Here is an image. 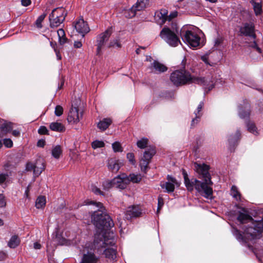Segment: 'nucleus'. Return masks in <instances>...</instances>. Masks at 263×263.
<instances>
[{
	"mask_svg": "<svg viewBox=\"0 0 263 263\" xmlns=\"http://www.w3.org/2000/svg\"><path fill=\"white\" fill-rule=\"evenodd\" d=\"M89 204L96 205L98 210L93 212L91 218L93 224L97 229L95 235L94 246L96 248H105L107 246L114 245V233L109 231L110 228L114 226L110 216L107 214L101 202L90 201Z\"/></svg>",
	"mask_w": 263,
	"mask_h": 263,
	"instance_id": "nucleus-1",
	"label": "nucleus"
},
{
	"mask_svg": "<svg viewBox=\"0 0 263 263\" xmlns=\"http://www.w3.org/2000/svg\"><path fill=\"white\" fill-rule=\"evenodd\" d=\"M194 165L195 170L199 176V178L203 179L204 181L201 182L194 178L190 179L186 172L183 170L184 182L187 190L192 192L195 188L198 192L202 194L205 198H211L213 194V190L211 187L213 182L209 172L210 166L204 163L200 164L197 162H195Z\"/></svg>",
	"mask_w": 263,
	"mask_h": 263,
	"instance_id": "nucleus-2",
	"label": "nucleus"
},
{
	"mask_svg": "<svg viewBox=\"0 0 263 263\" xmlns=\"http://www.w3.org/2000/svg\"><path fill=\"white\" fill-rule=\"evenodd\" d=\"M171 82L176 86H181L189 83H195L203 87L207 91L212 90L218 83H221V79L215 80L213 78L195 77L192 76L189 71L184 69L173 71L170 76Z\"/></svg>",
	"mask_w": 263,
	"mask_h": 263,
	"instance_id": "nucleus-3",
	"label": "nucleus"
},
{
	"mask_svg": "<svg viewBox=\"0 0 263 263\" xmlns=\"http://www.w3.org/2000/svg\"><path fill=\"white\" fill-rule=\"evenodd\" d=\"M243 229L242 233L237 229L233 232L234 235L240 242L247 243L254 239L259 238L263 232V219L258 221L253 219L251 225L245 226Z\"/></svg>",
	"mask_w": 263,
	"mask_h": 263,
	"instance_id": "nucleus-4",
	"label": "nucleus"
},
{
	"mask_svg": "<svg viewBox=\"0 0 263 263\" xmlns=\"http://www.w3.org/2000/svg\"><path fill=\"white\" fill-rule=\"evenodd\" d=\"M180 36L184 43L191 48H196L203 45L201 36L202 31L192 25L184 26L180 30Z\"/></svg>",
	"mask_w": 263,
	"mask_h": 263,
	"instance_id": "nucleus-5",
	"label": "nucleus"
},
{
	"mask_svg": "<svg viewBox=\"0 0 263 263\" xmlns=\"http://www.w3.org/2000/svg\"><path fill=\"white\" fill-rule=\"evenodd\" d=\"M147 144L148 139L146 138H143L137 142V146L140 148L147 147L140 161L141 171L144 172H146L152 158L156 153L155 149L153 147H147Z\"/></svg>",
	"mask_w": 263,
	"mask_h": 263,
	"instance_id": "nucleus-6",
	"label": "nucleus"
},
{
	"mask_svg": "<svg viewBox=\"0 0 263 263\" xmlns=\"http://www.w3.org/2000/svg\"><path fill=\"white\" fill-rule=\"evenodd\" d=\"M239 31L241 35L249 36L253 41L249 43V46L253 48H254L256 51L259 53H261V49L258 46L256 40V35L255 33V27L252 23H245L241 26Z\"/></svg>",
	"mask_w": 263,
	"mask_h": 263,
	"instance_id": "nucleus-7",
	"label": "nucleus"
},
{
	"mask_svg": "<svg viewBox=\"0 0 263 263\" xmlns=\"http://www.w3.org/2000/svg\"><path fill=\"white\" fill-rule=\"evenodd\" d=\"M160 36L170 46L175 47L181 43L177 33L168 27L162 29Z\"/></svg>",
	"mask_w": 263,
	"mask_h": 263,
	"instance_id": "nucleus-8",
	"label": "nucleus"
},
{
	"mask_svg": "<svg viewBox=\"0 0 263 263\" xmlns=\"http://www.w3.org/2000/svg\"><path fill=\"white\" fill-rule=\"evenodd\" d=\"M45 161L42 158H39L35 162H29L26 164V170L32 171L34 177H38L45 170Z\"/></svg>",
	"mask_w": 263,
	"mask_h": 263,
	"instance_id": "nucleus-9",
	"label": "nucleus"
},
{
	"mask_svg": "<svg viewBox=\"0 0 263 263\" xmlns=\"http://www.w3.org/2000/svg\"><path fill=\"white\" fill-rule=\"evenodd\" d=\"M85 103L79 98H75L71 101L69 114L71 115H83L85 114Z\"/></svg>",
	"mask_w": 263,
	"mask_h": 263,
	"instance_id": "nucleus-10",
	"label": "nucleus"
},
{
	"mask_svg": "<svg viewBox=\"0 0 263 263\" xmlns=\"http://www.w3.org/2000/svg\"><path fill=\"white\" fill-rule=\"evenodd\" d=\"M111 34V29H108L97 36V55H100L102 54V50L103 49L106 42L108 40Z\"/></svg>",
	"mask_w": 263,
	"mask_h": 263,
	"instance_id": "nucleus-11",
	"label": "nucleus"
},
{
	"mask_svg": "<svg viewBox=\"0 0 263 263\" xmlns=\"http://www.w3.org/2000/svg\"><path fill=\"white\" fill-rule=\"evenodd\" d=\"M167 179L168 181L161 182L160 186L162 189H165V191L167 193L173 192L175 190V185L177 186H180V182H178L175 178L167 175Z\"/></svg>",
	"mask_w": 263,
	"mask_h": 263,
	"instance_id": "nucleus-12",
	"label": "nucleus"
},
{
	"mask_svg": "<svg viewBox=\"0 0 263 263\" xmlns=\"http://www.w3.org/2000/svg\"><path fill=\"white\" fill-rule=\"evenodd\" d=\"M114 186L120 190L125 189L128 185L127 176L125 174H122L113 179Z\"/></svg>",
	"mask_w": 263,
	"mask_h": 263,
	"instance_id": "nucleus-13",
	"label": "nucleus"
},
{
	"mask_svg": "<svg viewBox=\"0 0 263 263\" xmlns=\"http://www.w3.org/2000/svg\"><path fill=\"white\" fill-rule=\"evenodd\" d=\"M237 219L241 224L250 223V224L247 226L249 227L251 225L253 219L250 215L249 212L247 209L241 208L240 210L238 212Z\"/></svg>",
	"mask_w": 263,
	"mask_h": 263,
	"instance_id": "nucleus-14",
	"label": "nucleus"
},
{
	"mask_svg": "<svg viewBox=\"0 0 263 263\" xmlns=\"http://www.w3.org/2000/svg\"><path fill=\"white\" fill-rule=\"evenodd\" d=\"M74 27L77 32L82 37H84L85 35L90 31L88 24L82 18H79L76 21Z\"/></svg>",
	"mask_w": 263,
	"mask_h": 263,
	"instance_id": "nucleus-15",
	"label": "nucleus"
},
{
	"mask_svg": "<svg viewBox=\"0 0 263 263\" xmlns=\"http://www.w3.org/2000/svg\"><path fill=\"white\" fill-rule=\"evenodd\" d=\"M147 0H137V3L129 10L128 15L126 17L131 18L136 15L137 11H141L146 7Z\"/></svg>",
	"mask_w": 263,
	"mask_h": 263,
	"instance_id": "nucleus-16",
	"label": "nucleus"
},
{
	"mask_svg": "<svg viewBox=\"0 0 263 263\" xmlns=\"http://www.w3.org/2000/svg\"><path fill=\"white\" fill-rule=\"evenodd\" d=\"M141 214V210L138 205H133L129 206L126 211L125 216V218L130 219L134 217L139 216Z\"/></svg>",
	"mask_w": 263,
	"mask_h": 263,
	"instance_id": "nucleus-17",
	"label": "nucleus"
},
{
	"mask_svg": "<svg viewBox=\"0 0 263 263\" xmlns=\"http://www.w3.org/2000/svg\"><path fill=\"white\" fill-rule=\"evenodd\" d=\"M99 257L92 251L84 252L80 263H97Z\"/></svg>",
	"mask_w": 263,
	"mask_h": 263,
	"instance_id": "nucleus-18",
	"label": "nucleus"
},
{
	"mask_svg": "<svg viewBox=\"0 0 263 263\" xmlns=\"http://www.w3.org/2000/svg\"><path fill=\"white\" fill-rule=\"evenodd\" d=\"M123 163L119 160L111 158L108 161V167L112 172L117 173L122 166Z\"/></svg>",
	"mask_w": 263,
	"mask_h": 263,
	"instance_id": "nucleus-19",
	"label": "nucleus"
},
{
	"mask_svg": "<svg viewBox=\"0 0 263 263\" xmlns=\"http://www.w3.org/2000/svg\"><path fill=\"white\" fill-rule=\"evenodd\" d=\"M168 11L165 9H162L159 11H158L155 12V19L159 21V20L160 22H158L160 25L164 24L166 21H167V17H168Z\"/></svg>",
	"mask_w": 263,
	"mask_h": 263,
	"instance_id": "nucleus-20",
	"label": "nucleus"
},
{
	"mask_svg": "<svg viewBox=\"0 0 263 263\" xmlns=\"http://www.w3.org/2000/svg\"><path fill=\"white\" fill-rule=\"evenodd\" d=\"M49 20L51 28L59 27L64 21L63 17L60 18L52 12L49 14Z\"/></svg>",
	"mask_w": 263,
	"mask_h": 263,
	"instance_id": "nucleus-21",
	"label": "nucleus"
},
{
	"mask_svg": "<svg viewBox=\"0 0 263 263\" xmlns=\"http://www.w3.org/2000/svg\"><path fill=\"white\" fill-rule=\"evenodd\" d=\"M13 128V124L0 118V130L3 134L10 132Z\"/></svg>",
	"mask_w": 263,
	"mask_h": 263,
	"instance_id": "nucleus-22",
	"label": "nucleus"
},
{
	"mask_svg": "<svg viewBox=\"0 0 263 263\" xmlns=\"http://www.w3.org/2000/svg\"><path fill=\"white\" fill-rule=\"evenodd\" d=\"M112 120L110 118H104L98 123L97 127L101 131H104L112 123Z\"/></svg>",
	"mask_w": 263,
	"mask_h": 263,
	"instance_id": "nucleus-23",
	"label": "nucleus"
},
{
	"mask_svg": "<svg viewBox=\"0 0 263 263\" xmlns=\"http://www.w3.org/2000/svg\"><path fill=\"white\" fill-rule=\"evenodd\" d=\"M250 3L252 5L254 13L256 16L260 15L262 13L261 2H257L256 0H251Z\"/></svg>",
	"mask_w": 263,
	"mask_h": 263,
	"instance_id": "nucleus-24",
	"label": "nucleus"
},
{
	"mask_svg": "<svg viewBox=\"0 0 263 263\" xmlns=\"http://www.w3.org/2000/svg\"><path fill=\"white\" fill-rule=\"evenodd\" d=\"M152 66L153 67L156 73L163 72L167 70V67L163 64L159 63L157 61H154L152 64Z\"/></svg>",
	"mask_w": 263,
	"mask_h": 263,
	"instance_id": "nucleus-25",
	"label": "nucleus"
},
{
	"mask_svg": "<svg viewBox=\"0 0 263 263\" xmlns=\"http://www.w3.org/2000/svg\"><path fill=\"white\" fill-rule=\"evenodd\" d=\"M53 14H55L58 16L59 18L63 17V20H65V17L67 16V11L63 7H58L54 9L52 12Z\"/></svg>",
	"mask_w": 263,
	"mask_h": 263,
	"instance_id": "nucleus-26",
	"label": "nucleus"
},
{
	"mask_svg": "<svg viewBox=\"0 0 263 263\" xmlns=\"http://www.w3.org/2000/svg\"><path fill=\"white\" fill-rule=\"evenodd\" d=\"M51 130L57 132H63L65 130L64 126L61 123L54 122L50 124Z\"/></svg>",
	"mask_w": 263,
	"mask_h": 263,
	"instance_id": "nucleus-27",
	"label": "nucleus"
},
{
	"mask_svg": "<svg viewBox=\"0 0 263 263\" xmlns=\"http://www.w3.org/2000/svg\"><path fill=\"white\" fill-rule=\"evenodd\" d=\"M246 124L248 130L249 132L255 135H257L258 134L255 124L253 121L246 119Z\"/></svg>",
	"mask_w": 263,
	"mask_h": 263,
	"instance_id": "nucleus-28",
	"label": "nucleus"
},
{
	"mask_svg": "<svg viewBox=\"0 0 263 263\" xmlns=\"http://www.w3.org/2000/svg\"><path fill=\"white\" fill-rule=\"evenodd\" d=\"M106 258L114 260L116 257V251L113 248H107L103 252Z\"/></svg>",
	"mask_w": 263,
	"mask_h": 263,
	"instance_id": "nucleus-29",
	"label": "nucleus"
},
{
	"mask_svg": "<svg viewBox=\"0 0 263 263\" xmlns=\"http://www.w3.org/2000/svg\"><path fill=\"white\" fill-rule=\"evenodd\" d=\"M20 243V240L17 235L12 236L8 243L10 248H15Z\"/></svg>",
	"mask_w": 263,
	"mask_h": 263,
	"instance_id": "nucleus-30",
	"label": "nucleus"
},
{
	"mask_svg": "<svg viewBox=\"0 0 263 263\" xmlns=\"http://www.w3.org/2000/svg\"><path fill=\"white\" fill-rule=\"evenodd\" d=\"M127 179L129 184L130 182L135 183H139L141 180L142 177L140 175L130 174L129 176H127Z\"/></svg>",
	"mask_w": 263,
	"mask_h": 263,
	"instance_id": "nucleus-31",
	"label": "nucleus"
},
{
	"mask_svg": "<svg viewBox=\"0 0 263 263\" xmlns=\"http://www.w3.org/2000/svg\"><path fill=\"white\" fill-rule=\"evenodd\" d=\"M244 108L245 109H242V107L239 106V115H250L251 110H250V105L248 103H244Z\"/></svg>",
	"mask_w": 263,
	"mask_h": 263,
	"instance_id": "nucleus-32",
	"label": "nucleus"
},
{
	"mask_svg": "<svg viewBox=\"0 0 263 263\" xmlns=\"http://www.w3.org/2000/svg\"><path fill=\"white\" fill-rule=\"evenodd\" d=\"M62 153V150L60 145L55 146L52 150V155L55 159H59Z\"/></svg>",
	"mask_w": 263,
	"mask_h": 263,
	"instance_id": "nucleus-33",
	"label": "nucleus"
},
{
	"mask_svg": "<svg viewBox=\"0 0 263 263\" xmlns=\"http://www.w3.org/2000/svg\"><path fill=\"white\" fill-rule=\"evenodd\" d=\"M231 195L237 201L240 200L241 195L236 186L233 185L231 190Z\"/></svg>",
	"mask_w": 263,
	"mask_h": 263,
	"instance_id": "nucleus-34",
	"label": "nucleus"
},
{
	"mask_svg": "<svg viewBox=\"0 0 263 263\" xmlns=\"http://www.w3.org/2000/svg\"><path fill=\"white\" fill-rule=\"evenodd\" d=\"M46 204V198L44 196L39 197L35 202V206L37 209L42 208Z\"/></svg>",
	"mask_w": 263,
	"mask_h": 263,
	"instance_id": "nucleus-35",
	"label": "nucleus"
},
{
	"mask_svg": "<svg viewBox=\"0 0 263 263\" xmlns=\"http://www.w3.org/2000/svg\"><path fill=\"white\" fill-rule=\"evenodd\" d=\"M241 136V133L240 131L237 130L234 136H230L229 138V141L230 144H233L235 142H236L239 138Z\"/></svg>",
	"mask_w": 263,
	"mask_h": 263,
	"instance_id": "nucleus-36",
	"label": "nucleus"
},
{
	"mask_svg": "<svg viewBox=\"0 0 263 263\" xmlns=\"http://www.w3.org/2000/svg\"><path fill=\"white\" fill-rule=\"evenodd\" d=\"M67 120L69 124H74L78 123L80 120V116H67Z\"/></svg>",
	"mask_w": 263,
	"mask_h": 263,
	"instance_id": "nucleus-37",
	"label": "nucleus"
},
{
	"mask_svg": "<svg viewBox=\"0 0 263 263\" xmlns=\"http://www.w3.org/2000/svg\"><path fill=\"white\" fill-rule=\"evenodd\" d=\"M105 143L103 141L95 140L91 143V146L93 149L103 147Z\"/></svg>",
	"mask_w": 263,
	"mask_h": 263,
	"instance_id": "nucleus-38",
	"label": "nucleus"
},
{
	"mask_svg": "<svg viewBox=\"0 0 263 263\" xmlns=\"http://www.w3.org/2000/svg\"><path fill=\"white\" fill-rule=\"evenodd\" d=\"M102 185L104 189L105 190H108L110 188L115 187L114 184H113V179H112L111 180H108L104 181L102 184Z\"/></svg>",
	"mask_w": 263,
	"mask_h": 263,
	"instance_id": "nucleus-39",
	"label": "nucleus"
},
{
	"mask_svg": "<svg viewBox=\"0 0 263 263\" xmlns=\"http://www.w3.org/2000/svg\"><path fill=\"white\" fill-rule=\"evenodd\" d=\"M46 16V14H43L39 16L35 21V24L38 28H41L42 27V23L45 19Z\"/></svg>",
	"mask_w": 263,
	"mask_h": 263,
	"instance_id": "nucleus-40",
	"label": "nucleus"
},
{
	"mask_svg": "<svg viewBox=\"0 0 263 263\" xmlns=\"http://www.w3.org/2000/svg\"><path fill=\"white\" fill-rule=\"evenodd\" d=\"M112 147L115 152H121L123 149L119 142H115L112 144Z\"/></svg>",
	"mask_w": 263,
	"mask_h": 263,
	"instance_id": "nucleus-41",
	"label": "nucleus"
},
{
	"mask_svg": "<svg viewBox=\"0 0 263 263\" xmlns=\"http://www.w3.org/2000/svg\"><path fill=\"white\" fill-rule=\"evenodd\" d=\"M127 159L128 160V161L130 162V163L134 165L136 163V161L135 159V156L134 154L132 153H128L126 155Z\"/></svg>",
	"mask_w": 263,
	"mask_h": 263,
	"instance_id": "nucleus-42",
	"label": "nucleus"
},
{
	"mask_svg": "<svg viewBox=\"0 0 263 263\" xmlns=\"http://www.w3.org/2000/svg\"><path fill=\"white\" fill-rule=\"evenodd\" d=\"M3 143L8 148L12 147L13 146V142L10 139H4Z\"/></svg>",
	"mask_w": 263,
	"mask_h": 263,
	"instance_id": "nucleus-43",
	"label": "nucleus"
},
{
	"mask_svg": "<svg viewBox=\"0 0 263 263\" xmlns=\"http://www.w3.org/2000/svg\"><path fill=\"white\" fill-rule=\"evenodd\" d=\"M164 204L163 199L162 196H159L158 198V209L157 212H159L161 208L163 206Z\"/></svg>",
	"mask_w": 263,
	"mask_h": 263,
	"instance_id": "nucleus-44",
	"label": "nucleus"
},
{
	"mask_svg": "<svg viewBox=\"0 0 263 263\" xmlns=\"http://www.w3.org/2000/svg\"><path fill=\"white\" fill-rule=\"evenodd\" d=\"M63 112V109L60 105H57L55 108L54 113L55 115H62Z\"/></svg>",
	"mask_w": 263,
	"mask_h": 263,
	"instance_id": "nucleus-45",
	"label": "nucleus"
},
{
	"mask_svg": "<svg viewBox=\"0 0 263 263\" xmlns=\"http://www.w3.org/2000/svg\"><path fill=\"white\" fill-rule=\"evenodd\" d=\"M116 46V47L119 48L121 47L120 44L119 43L118 40H113L110 42L109 44L108 45V47H113Z\"/></svg>",
	"mask_w": 263,
	"mask_h": 263,
	"instance_id": "nucleus-46",
	"label": "nucleus"
},
{
	"mask_svg": "<svg viewBox=\"0 0 263 263\" xmlns=\"http://www.w3.org/2000/svg\"><path fill=\"white\" fill-rule=\"evenodd\" d=\"M48 132L47 128L44 126H41L38 130L39 133L42 135L47 134Z\"/></svg>",
	"mask_w": 263,
	"mask_h": 263,
	"instance_id": "nucleus-47",
	"label": "nucleus"
},
{
	"mask_svg": "<svg viewBox=\"0 0 263 263\" xmlns=\"http://www.w3.org/2000/svg\"><path fill=\"white\" fill-rule=\"evenodd\" d=\"M6 205V201L4 196L2 194H0V208H4Z\"/></svg>",
	"mask_w": 263,
	"mask_h": 263,
	"instance_id": "nucleus-48",
	"label": "nucleus"
},
{
	"mask_svg": "<svg viewBox=\"0 0 263 263\" xmlns=\"http://www.w3.org/2000/svg\"><path fill=\"white\" fill-rule=\"evenodd\" d=\"M92 191L96 195H104L103 192H102L100 189L96 186H93L92 188Z\"/></svg>",
	"mask_w": 263,
	"mask_h": 263,
	"instance_id": "nucleus-49",
	"label": "nucleus"
},
{
	"mask_svg": "<svg viewBox=\"0 0 263 263\" xmlns=\"http://www.w3.org/2000/svg\"><path fill=\"white\" fill-rule=\"evenodd\" d=\"M178 12L176 11L172 12L170 13L169 15H168L167 20L168 21H171L172 19L176 17L177 16Z\"/></svg>",
	"mask_w": 263,
	"mask_h": 263,
	"instance_id": "nucleus-50",
	"label": "nucleus"
},
{
	"mask_svg": "<svg viewBox=\"0 0 263 263\" xmlns=\"http://www.w3.org/2000/svg\"><path fill=\"white\" fill-rule=\"evenodd\" d=\"M7 174H0V184L3 183L8 178Z\"/></svg>",
	"mask_w": 263,
	"mask_h": 263,
	"instance_id": "nucleus-51",
	"label": "nucleus"
},
{
	"mask_svg": "<svg viewBox=\"0 0 263 263\" xmlns=\"http://www.w3.org/2000/svg\"><path fill=\"white\" fill-rule=\"evenodd\" d=\"M200 120V116H196L192 120L191 126H194L197 124Z\"/></svg>",
	"mask_w": 263,
	"mask_h": 263,
	"instance_id": "nucleus-52",
	"label": "nucleus"
},
{
	"mask_svg": "<svg viewBox=\"0 0 263 263\" xmlns=\"http://www.w3.org/2000/svg\"><path fill=\"white\" fill-rule=\"evenodd\" d=\"M201 59L206 64H209L210 65H212L208 60H209V55L208 54H205L201 56Z\"/></svg>",
	"mask_w": 263,
	"mask_h": 263,
	"instance_id": "nucleus-53",
	"label": "nucleus"
},
{
	"mask_svg": "<svg viewBox=\"0 0 263 263\" xmlns=\"http://www.w3.org/2000/svg\"><path fill=\"white\" fill-rule=\"evenodd\" d=\"M203 106V103L202 102H201L199 104L196 110L194 112V114H195V115H197V114H199V112H200V111L201 110V109L202 108Z\"/></svg>",
	"mask_w": 263,
	"mask_h": 263,
	"instance_id": "nucleus-54",
	"label": "nucleus"
},
{
	"mask_svg": "<svg viewBox=\"0 0 263 263\" xmlns=\"http://www.w3.org/2000/svg\"><path fill=\"white\" fill-rule=\"evenodd\" d=\"M57 34L59 38H61L65 36L64 30L61 28L57 31Z\"/></svg>",
	"mask_w": 263,
	"mask_h": 263,
	"instance_id": "nucleus-55",
	"label": "nucleus"
},
{
	"mask_svg": "<svg viewBox=\"0 0 263 263\" xmlns=\"http://www.w3.org/2000/svg\"><path fill=\"white\" fill-rule=\"evenodd\" d=\"M21 4L25 7L28 6L31 4V0H22Z\"/></svg>",
	"mask_w": 263,
	"mask_h": 263,
	"instance_id": "nucleus-56",
	"label": "nucleus"
},
{
	"mask_svg": "<svg viewBox=\"0 0 263 263\" xmlns=\"http://www.w3.org/2000/svg\"><path fill=\"white\" fill-rule=\"evenodd\" d=\"M82 46V44L80 41H76L74 43V47L76 48H80Z\"/></svg>",
	"mask_w": 263,
	"mask_h": 263,
	"instance_id": "nucleus-57",
	"label": "nucleus"
},
{
	"mask_svg": "<svg viewBox=\"0 0 263 263\" xmlns=\"http://www.w3.org/2000/svg\"><path fill=\"white\" fill-rule=\"evenodd\" d=\"M12 134L13 136H14L16 137H20V135H21L20 132L18 130H13Z\"/></svg>",
	"mask_w": 263,
	"mask_h": 263,
	"instance_id": "nucleus-58",
	"label": "nucleus"
},
{
	"mask_svg": "<svg viewBox=\"0 0 263 263\" xmlns=\"http://www.w3.org/2000/svg\"><path fill=\"white\" fill-rule=\"evenodd\" d=\"M41 247V245L37 242H35L33 243V248L35 249H40Z\"/></svg>",
	"mask_w": 263,
	"mask_h": 263,
	"instance_id": "nucleus-59",
	"label": "nucleus"
},
{
	"mask_svg": "<svg viewBox=\"0 0 263 263\" xmlns=\"http://www.w3.org/2000/svg\"><path fill=\"white\" fill-rule=\"evenodd\" d=\"M59 41L60 44L62 45L64 44L66 42V38L65 37V36L61 37L59 38Z\"/></svg>",
	"mask_w": 263,
	"mask_h": 263,
	"instance_id": "nucleus-60",
	"label": "nucleus"
},
{
	"mask_svg": "<svg viewBox=\"0 0 263 263\" xmlns=\"http://www.w3.org/2000/svg\"><path fill=\"white\" fill-rule=\"evenodd\" d=\"M45 145V141L43 140H40L37 142V146L40 147H43Z\"/></svg>",
	"mask_w": 263,
	"mask_h": 263,
	"instance_id": "nucleus-61",
	"label": "nucleus"
},
{
	"mask_svg": "<svg viewBox=\"0 0 263 263\" xmlns=\"http://www.w3.org/2000/svg\"><path fill=\"white\" fill-rule=\"evenodd\" d=\"M54 51L55 52L57 59L59 60H61L62 57H61L60 52L59 51H58L57 49H55V48H54Z\"/></svg>",
	"mask_w": 263,
	"mask_h": 263,
	"instance_id": "nucleus-62",
	"label": "nucleus"
},
{
	"mask_svg": "<svg viewBox=\"0 0 263 263\" xmlns=\"http://www.w3.org/2000/svg\"><path fill=\"white\" fill-rule=\"evenodd\" d=\"M206 2H210L211 3H216L217 2V0H205Z\"/></svg>",
	"mask_w": 263,
	"mask_h": 263,
	"instance_id": "nucleus-63",
	"label": "nucleus"
},
{
	"mask_svg": "<svg viewBox=\"0 0 263 263\" xmlns=\"http://www.w3.org/2000/svg\"><path fill=\"white\" fill-rule=\"evenodd\" d=\"M63 85H64V80H62V81H61V85H60V86H58V88H59V89H61V88L62 87V86H63Z\"/></svg>",
	"mask_w": 263,
	"mask_h": 263,
	"instance_id": "nucleus-64",
	"label": "nucleus"
}]
</instances>
